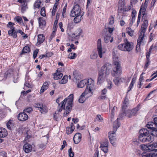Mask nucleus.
<instances>
[{"label": "nucleus", "mask_w": 157, "mask_h": 157, "mask_svg": "<svg viewBox=\"0 0 157 157\" xmlns=\"http://www.w3.org/2000/svg\"><path fill=\"white\" fill-rule=\"evenodd\" d=\"M74 95L70 94L67 98H65L60 103H59V99L56 100V102L58 104L59 110L58 111L61 112L63 109L65 110L63 113L64 116H67L70 112L71 109V105L73 103Z\"/></svg>", "instance_id": "1"}, {"label": "nucleus", "mask_w": 157, "mask_h": 157, "mask_svg": "<svg viewBox=\"0 0 157 157\" xmlns=\"http://www.w3.org/2000/svg\"><path fill=\"white\" fill-rule=\"evenodd\" d=\"M112 65L109 63H105L102 67L98 73L97 83L100 84L103 83L110 74Z\"/></svg>", "instance_id": "2"}, {"label": "nucleus", "mask_w": 157, "mask_h": 157, "mask_svg": "<svg viewBox=\"0 0 157 157\" xmlns=\"http://www.w3.org/2000/svg\"><path fill=\"white\" fill-rule=\"evenodd\" d=\"M131 7L127 3L125 0H120L118 3L117 17L119 20L122 19L125 15L124 12L130 10Z\"/></svg>", "instance_id": "3"}, {"label": "nucleus", "mask_w": 157, "mask_h": 157, "mask_svg": "<svg viewBox=\"0 0 157 157\" xmlns=\"http://www.w3.org/2000/svg\"><path fill=\"white\" fill-rule=\"evenodd\" d=\"M94 81L90 78L88 80L85 79L81 80L78 85V86L82 88L86 85V89L85 90H87V92H90V95H92V91L94 89Z\"/></svg>", "instance_id": "4"}, {"label": "nucleus", "mask_w": 157, "mask_h": 157, "mask_svg": "<svg viewBox=\"0 0 157 157\" xmlns=\"http://www.w3.org/2000/svg\"><path fill=\"white\" fill-rule=\"evenodd\" d=\"M113 66L112 67L111 75L113 77L120 75L121 73V68L117 58L113 59Z\"/></svg>", "instance_id": "5"}, {"label": "nucleus", "mask_w": 157, "mask_h": 157, "mask_svg": "<svg viewBox=\"0 0 157 157\" xmlns=\"http://www.w3.org/2000/svg\"><path fill=\"white\" fill-rule=\"evenodd\" d=\"M117 48L121 50L129 52L133 49V43L129 41L127 39H125L124 40V43L118 45Z\"/></svg>", "instance_id": "6"}, {"label": "nucleus", "mask_w": 157, "mask_h": 157, "mask_svg": "<svg viewBox=\"0 0 157 157\" xmlns=\"http://www.w3.org/2000/svg\"><path fill=\"white\" fill-rule=\"evenodd\" d=\"M139 110L138 107H136L131 110H128L126 111L124 110L123 113H121L120 114L119 116L120 117L126 116L128 118H130L132 116L135 115Z\"/></svg>", "instance_id": "7"}, {"label": "nucleus", "mask_w": 157, "mask_h": 157, "mask_svg": "<svg viewBox=\"0 0 157 157\" xmlns=\"http://www.w3.org/2000/svg\"><path fill=\"white\" fill-rule=\"evenodd\" d=\"M83 12H81L80 7L78 5L74 6L70 13V16L71 17H75L78 15H83Z\"/></svg>", "instance_id": "8"}, {"label": "nucleus", "mask_w": 157, "mask_h": 157, "mask_svg": "<svg viewBox=\"0 0 157 157\" xmlns=\"http://www.w3.org/2000/svg\"><path fill=\"white\" fill-rule=\"evenodd\" d=\"M14 25L13 23L9 22L7 25V26L10 29L8 31V35L10 36H12L14 38H16L17 36L15 33L16 30H15V27L13 26Z\"/></svg>", "instance_id": "9"}, {"label": "nucleus", "mask_w": 157, "mask_h": 157, "mask_svg": "<svg viewBox=\"0 0 157 157\" xmlns=\"http://www.w3.org/2000/svg\"><path fill=\"white\" fill-rule=\"evenodd\" d=\"M97 50L98 52V54L99 57L102 58L103 57V55L105 52V49L102 48L101 41V39H98L97 42Z\"/></svg>", "instance_id": "10"}, {"label": "nucleus", "mask_w": 157, "mask_h": 157, "mask_svg": "<svg viewBox=\"0 0 157 157\" xmlns=\"http://www.w3.org/2000/svg\"><path fill=\"white\" fill-rule=\"evenodd\" d=\"M139 140L142 142L145 143L147 142L152 141L151 136L150 134L144 136L139 135Z\"/></svg>", "instance_id": "11"}, {"label": "nucleus", "mask_w": 157, "mask_h": 157, "mask_svg": "<svg viewBox=\"0 0 157 157\" xmlns=\"http://www.w3.org/2000/svg\"><path fill=\"white\" fill-rule=\"evenodd\" d=\"M87 90H85V91L80 96L78 99V101L79 103H83L85 101L86 99L85 96L86 98H88L91 95H90V92H87Z\"/></svg>", "instance_id": "12"}, {"label": "nucleus", "mask_w": 157, "mask_h": 157, "mask_svg": "<svg viewBox=\"0 0 157 157\" xmlns=\"http://www.w3.org/2000/svg\"><path fill=\"white\" fill-rule=\"evenodd\" d=\"M148 25V21L147 20H144L141 26V31L140 35L144 36L145 32Z\"/></svg>", "instance_id": "13"}, {"label": "nucleus", "mask_w": 157, "mask_h": 157, "mask_svg": "<svg viewBox=\"0 0 157 157\" xmlns=\"http://www.w3.org/2000/svg\"><path fill=\"white\" fill-rule=\"evenodd\" d=\"M17 117L20 121H24L28 119V116L24 112L20 113L18 114Z\"/></svg>", "instance_id": "14"}, {"label": "nucleus", "mask_w": 157, "mask_h": 157, "mask_svg": "<svg viewBox=\"0 0 157 157\" xmlns=\"http://www.w3.org/2000/svg\"><path fill=\"white\" fill-rule=\"evenodd\" d=\"M144 36L140 35L139 38L137 40V43L136 46V50L137 52L140 51V45L141 43L143 42Z\"/></svg>", "instance_id": "15"}, {"label": "nucleus", "mask_w": 157, "mask_h": 157, "mask_svg": "<svg viewBox=\"0 0 157 157\" xmlns=\"http://www.w3.org/2000/svg\"><path fill=\"white\" fill-rule=\"evenodd\" d=\"M82 31L80 29H78L74 33L72 34V37L75 39H78L82 34Z\"/></svg>", "instance_id": "16"}, {"label": "nucleus", "mask_w": 157, "mask_h": 157, "mask_svg": "<svg viewBox=\"0 0 157 157\" xmlns=\"http://www.w3.org/2000/svg\"><path fill=\"white\" fill-rule=\"evenodd\" d=\"M81 134L79 133H77L75 134L73 137V140L75 144H78L81 140Z\"/></svg>", "instance_id": "17"}, {"label": "nucleus", "mask_w": 157, "mask_h": 157, "mask_svg": "<svg viewBox=\"0 0 157 157\" xmlns=\"http://www.w3.org/2000/svg\"><path fill=\"white\" fill-rule=\"evenodd\" d=\"M111 34L108 33L107 32H106L104 36V40L105 43H108L109 41L111 43L113 41V37H111Z\"/></svg>", "instance_id": "18"}, {"label": "nucleus", "mask_w": 157, "mask_h": 157, "mask_svg": "<svg viewBox=\"0 0 157 157\" xmlns=\"http://www.w3.org/2000/svg\"><path fill=\"white\" fill-rule=\"evenodd\" d=\"M50 83L49 81H46L44 83L40 90V93H43L45 90L48 89Z\"/></svg>", "instance_id": "19"}, {"label": "nucleus", "mask_w": 157, "mask_h": 157, "mask_svg": "<svg viewBox=\"0 0 157 157\" xmlns=\"http://www.w3.org/2000/svg\"><path fill=\"white\" fill-rule=\"evenodd\" d=\"M32 149V146L28 143L25 144L23 146V149L26 153H28L31 151Z\"/></svg>", "instance_id": "20"}, {"label": "nucleus", "mask_w": 157, "mask_h": 157, "mask_svg": "<svg viewBox=\"0 0 157 157\" xmlns=\"http://www.w3.org/2000/svg\"><path fill=\"white\" fill-rule=\"evenodd\" d=\"M38 23L39 27L41 29H43V28L45 26L46 22L44 20L43 17H40L38 18Z\"/></svg>", "instance_id": "21"}, {"label": "nucleus", "mask_w": 157, "mask_h": 157, "mask_svg": "<svg viewBox=\"0 0 157 157\" xmlns=\"http://www.w3.org/2000/svg\"><path fill=\"white\" fill-rule=\"evenodd\" d=\"M129 100L127 96H126L124 99V101L122 102V109L124 110L127 107L129 104Z\"/></svg>", "instance_id": "22"}, {"label": "nucleus", "mask_w": 157, "mask_h": 157, "mask_svg": "<svg viewBox=\"0 0 157 157\" xmlns=\"http://www.w3.org/2000/svg\"><path fill=\"white\" fill-rule=\"evenodd\" d=\"M56 70V72L53 74L54 76V78L55 80H57L61 78L63 76V74L62 73H60L58 70Z\"/></svg>", "instance_id": "23"}, {"label": "nucleus", "mask_w": 157, "mask_h": 157, "mask_svg": "<svg viewBox=\"0 0 157 157\" xmlns=\"http://www.w3.org/2000/svg\"><path fill=\"white\" fill-rule=\"evenodd\" d=\"M8 135L7 131L3 128H0V137L4 138Z\"/></svg>", "instance_id": "24"}, {"label": "nucleus", "mask_w": 157, "mask_h": 157, "mask_svg": "<svg viewBox=\"0 0 157 157\" xmlns=\"http://www.w3.org/2000/svg\"><path fill=\"white\" fill-rule=\"evenodd\" d=\"M140 148L143 150L150 151V150L151 149L150 144H149L148 145L145 144H141L140 146Z\"/></svg>", "instance_id": "25"}, {"label": "nucleus", "mask_w": 157, "mask_h": 157, "mask_svg": "<svg viewBox=\"0 0 157 157\" xmlns=\"http://www.w3.org/2000/svg\"><path fill=\"white\" fill-rule=\"evenodd\" d=\"M25 85L27 87L30 88L31 87V85L30 82H31L30 78L28 76H26L25 79Z\"/></svg>", "instance_id": "26"}, {"label": "nucleus", "mask_w": 157, "mask_h": 157, "mask_svg": "<svg viewBox=\"0 0 157 157\" xmlns=\"http://www.w3.org/2000/svg\"><path fill=\"white\" fill-rule=\"evenodd\" d=\"M146 126L150 131L154 129L156 127L154 122H149L147 124Z\"/></svg>", "instance_id": "27"}, {"label": "nucleus", "mask_w": 157, "mask_h": 157, "mask_svg": "<svg viewBox=\"0 0 157 157\" xmlns=\"http://www.w3.org/2000/svg\"><path fill=\"white\" fill-rule=\"evenodd\" d=\"M45 37L43 34H40L38 36L37 43L40 44L42 43L44 41Z\"/></svg>", "instance_id": "28"}, {"label": "nucleus", "mask_w": 157, "mask_h": 157, "mask_svg": "<svg viewBox=\"0 0 157 157\" xmlns=\"http://www.w3.org/2000/svg\"><path fill=\"white\" fill-rule=\"evenodd\" d=\"M119 119V118H117L116 121L113 123V130L117 131V128L120 127V124L118 122Z\"/></svg>", "instance_id": "29"}, {"label": "nucleus", "mask_w": 157, "mask_h": 157, "mask_svg": "<svg viewBox=\"0 0 157 157\" xmlns=\"http://www.w3.org/2000/svg\"><path fill=\"white\" fill-rule=\"evenodd\" d=\"M116 131L113 130L112 132H110L109 133L108 136L109 139H113L116 140V134L115 132Z\"/></svg>", "instance_id": "30"}, {"label": "nucleus", "mask_w": 157, "mask_h": 157, "mask_svg": "<svg viewBox=\"0 0 157 157\" xmlns=\"http://www.w3.org/2000/svg\"><path fill=\"white\" fill-rule=\"evenodd\" d=\"M139 135H145L149 134V131L147 129L143 128L140 129L139 132Z\"/></svg>", "instance_id": "31"}, {"label": "nucleus", "mask_w": 157, "mask_h": 157, "mask_svg": "<svg viewBox=\"0 0 157 157\" xmlns=\"http://www.w3.org/2000/svg\"><path fill=\"white\" fill-rule=\"evenodd\" d=\"M124 78L121 77L116 78L113 79V81L115 84L117 85H118L121 82H123Z\"/></svg>", "instance_id": "32"}, {"label": "nucleus", "mask_w": 157, "mask_h": 157, "mask_svg": "<svg viewBox=\"0 0 157 157\" xmlns=\"http://www.w3.org/2000/svg\"><path fill=\"white\" fill-rule=\"evenodd\" d=\"M107 92V90L104 89L101 92V95L99 97V99H104L106 98V93Z\"/></svg>", "instance_id": "33"}, {"label": "nucleus", "mask_w": 157, "mask_h": 157, "mask_svg": "<svg viewBox=\"0 0 157 157\" xmlns=\"http://www.w3.org/2000/svg\"><path fill=\"white\" fill-rule=\"evenodd\" d=\"M30 51V48L28 46H25L23 48L21 53L20 54L21 55L23 54L29 53Z\"/></svg>", "instance_id": "34"}, {"label": "nucleus", "mask_w": 157, "mask_h": 157, "mask_svg": "<svg viewBox=\"0 0 157 157\" xmlns=\"http://www.w3.org/2000/svg\"><path fill=\"white\" fill-rule=\"evenodd\" d=\"M136 77H134L132 78V80L128 88V89H129L128 90V92L129 91L132 89V88L134 84L135 83V82L136 81Z\"/></svg>", "instance_id": "35"}, {"label": "nucleus", "mask_w": 157, "mask_h": 157, "mask_svg": "<svg viewBox=\"0 0 157 157\" xmlns=\"http://www.w3.org/2000/svg\"><path fill=\"white\" fill-rule=\"evenodd\" d=\"M41 3L40 0H37L34 4V9L36 8L39 9L40 7Z\"/></svg>", "instance_id": "36"}, {"label": "nucleus", "mask_w": 157, "mask_h": 157, "mask_svg": "<svg viewBox=\"0 0 157 157\" xmlns=\"http://www.w3.org/2000/svg\"><path fill=\"white\" fill-rule=\"evenodd\" d=\"M83 15H76L74 18V21L75 23H78L80 21Z\"/></svg>", "instance_id": "37"}, {"label": "nucleus", "mask_w": 157, "mask_h": 157, "mask_svg": "<svg viewBox=\"0 0 157 157\" xmlns=\"http://www.w3.org/2000/svg\"><path fill=\"white\" fill-rule=\"evenodd\" d=\"M68 76L67 75L64 76L60 81H59V83L60 84H64L66 83L67 82Z\"/></svg>", "instance_id": "38"}, {"label": "nucleus", "mask_w": 157, "mask_h": 157, "mask_svg": "<svg viewBox=\"0 0 157 157\" xmlns=\"http://www.w3.org/2000/svg\"><path fill=\"white\" fill-rule=\"evenodd\" d=\"M151 157H157V149L150 150Z\"/></svg>", "instance_id": "39"}, {"label": "nucleus", "mask_w": 157, "mask_h": 157, "mask_svg": "<svg viewBox=\"0 0 157 157\" xmlns=\"http://www.w3.org/2000/svg\"><path fill=\"white\" fill-rule=\"evenodd\" d=\"M150 56V55H146V62L145 64V66H144V68L145 69H146L147 68L148 65H149L150 63V59H149V57Z\"/></svg>", "instance_id": "40"}, {"label": "nucleus", "mask_w": 157, "mask_h": 157, "mask_svg": "<svg viewBox=\"0 0 157 157\" xmlns=\"http://www.w3.org/2000/svg\"><path fill=\"white\" fill-rule=\"evenodd\" d=\"M126 33L130 36L133 35V31L130 27H128L126 29Z\"/></svg>", "instance_id": "41"}, {"label": "nucleus", "mask_w": 157, "mask_h": 157, "mask_svg": "<svg viewBox=\"0 0 157 157\" xmlns=\"http://www.w3.org/2000/svg\"><path fill=\"white\" fill-rule=\"evenodd\" d=\"M98 57V54H97L96 52L94 51L92 52L90 55V59H96Z\"/></svg>", "instance_id": "42"}, {"label": "nucleus", "mask_w": 157, "mask_h": 157, "mask_svg": "<svg viewBox=\"0 0 157 157\" xmlns=\"http://www.w3.org/2000/svg\"><path fill=\"white\" fill-rule=\"evenodd\" d=\"M15 33H16V34L17 35V33H19L21 35H25L24 36H23V37L24 39H25L28 36L27 34H25L22 31L21 29L17 30L16 31H15Z\"/></svg>", "instance_id": "43"}, {"label": "nucleus", "mask_w": 157, "mask_h": 157, "mask_svg": "<svg viewBox=\"0 0 157 157\" xmlns=\"http://www.w3.org/2000/svg\"><path fill=\"white\" fill-rule=\"evenodd\" d=\"M48 111V109L45 105H43L41 108L40 109V111L41 113H46Z\"/></svg>", "instance_id": "44"}, {"label": "nucleus", "mask_w": 157, "mask_h": 157, "mask_svg": "<svg viewBox=\"0 0 157 157\" xmlns=\"http://www.w3.org/2000/svg\"><path fill=\"white\" fill-rule=\"evenodd\" d=\"M75 128L73 129L70 127H67L66 128V133L68 135L71 134L73 131L74 130Z\"/></svg>", "instance_id": "45"}, {"label": "nucleus", "mask_w": 157, "mask_h": 157, "mask_svg": "<svg viewBox=\"0 0 157 157\" xmlns=\"http://www.w3.org/2000/svg\"><path fill=\"white\" fill-rule=\"evenodd\" d=\"M67 4L66 3L65 5L64 6V8L63 9V12H62V16L63 18L65 17H66V8L67 7Z\"/></svg>", "instance_id": "46"}, {"label": "nucleus", "mask_w": 157, "mask_h": 157, "mask_svg": "<svg viewBox=\"0 0 157 157\" xmlns=\"http://www.w3.org/2000/svg\"><path fill=\"white\" fill-rule=\"evenodd\" d=\"M109 142L107 139H105L104 140L103 142L101 144L100 146L108 147Z\"/></svg>", "instance_id": "47"}, {"label": "nucleus", "mask_w": 157, "mask_h": 157, "mask_svg": "<svg viewBox=\"0 0 157 157\" xmlns=\"http://www.w3.org/2000/svg\"><path fill=\"white\" fill-rule=\"evenodd\" d=\"M109 25H112L114 22V17L112 16H111L109 18Z\"/></svg>", "instance_id": "48"}, {"label": "nucleus", "mask_w": 157, "mask_h": 157, "mask_svg": "<svg viewBox=\"0 0 157 157\" xmlns=\"http://www.w3.org/2000/svg\"><path fill=\"white\" fill-rule=\"evenodd\" d=\"M73 23L72 22L69 23L67 25V30L70 31L73 28Z\"/></svg>", "instance_id": "49"}, {"label": "nucleus", "mask_w": 157, "mask_h": 157, "mask_svg": "<svg viewBox=\"0 0 157 157\" xmlns=\"http://www.w3.org/2000/svg\"><path fill=\"white\" fill-rule=\"evenodd\" d=\"M151 135L155 136H157V129L155 128V129H154L150 131Z\"/></svg>", "instance_id": "50"}, {"label": "nucleus", "mask_w": 157, "mask_h": 157, "mask_svg": "<svg viewBox=\"0 0 157 157\" xmlns=\"http://www.w3.org/2000/svg\"><path fill=\"white\" fill-rule=\"evenodd\" d=\"M136 11L133 10L132 13V24L133 22L135 21V17L136 15Z\"/></svg>", "instance_id": "51"}, {"label": "nucleus", "mask_w": 157, "mask_h": 157, "mask_svg": "<svg viewBox=\"0 0 157 157\" xmlns=\"http://www.w3.org/2000/svg\"><path fill=\"white\" fill-rule=\"evenodd\" d=\"M40 14L41 16L45 17L46 15L45 9L44 7H42L41 9Z\"/></svg>", "instance_id": "52"}, {"label": "nucleus", "mask_w": 157, "mask_h": 157, "mask_svg": "<svg viewBox=\"0 0 157 157\" xmlns=\"http://www.w3.org/2000/svg\"><path fill=\"white\" fill-rule=\"evenodd\" d=\"M100 147L105 153H107L108 151V147L100 146Z\"/></svg>", "instance_id": "53"}, {"label": "nucleus", "mask_w": 157, "mask_h": 157, "mask_svg": "<svg viewBox=\"0 0 157 157\" xmlns=\"http://www.w3.org/2000/svg\"><path fill=\"white\" fill-rule=\"evenodd\" d=\"M76 54L75 53H71L68 55V57L71 59H75L76 57Z\"/></svg>", "instance_id": "54"}, {"label": "nucleus", "mask_w": 157, "mask_h": 157, "mask_svg": "<svg viewBox=\"0 0 157 157\" xmlns=\"http://www.w3.org/2000/svg\"><path fill=\"white\" fill-rule=\"evenodd\" d=\"M69 155L70 157H73L74 155V153L72 151L71 147L69 149L68 151Z\"/></svg>", "instance_id": "55"}, {"label": "nucleus", "mask_w": 157, "mask_h": 157, "mask_svg": "<svg viewBox=\"0 0 157 157\" xmlns=\"http://www.w3.org/2000/svg\"><path fill=\"white\" fill-rule=\"evenodd\" d=\"M141 9L140 8V11L138 15L137 21V26H138L140 23V18H141V12H140V10H141Z\"/></svg>", "instance_id": "56"}, {"label": "nucleus", "mask_w": 157, "mask_h": 157, "mask_svg": "<svg viewBox=\"0 0 157 157\" xmlns=\"http://www.w3.org/2000/svg\"><path fill=\"white\" fill-rule=\"evenodd\" d=\"M150 145L151 146V150L155 149V148L157 147V143H153L152 144H150Z\"/></svg>", "instance_id": "57"}, {"label": "nucleus", "mask_w": 157, "mask_h": 157, "mask_svg": "<svg viewBox=\"0 0 157 157\" xmlns=\"http://www.w3.org/2000/svg\"><path fill=\"white\" fill-rule=\"evenodd\" d=\"M108 86L107 88L109 89H111L112 87V82L109 80H107Z\"/></svg>", "instance_id": "58"}, {"label": "nucleus", "mask_w": 157, "mask_h": 157, "mask_svg": "<svg viewBox=\"0 0 157 157\" xmlns=\"http://www.w3.org/2000/svg\"><path fill=\"white\" fill-rule=\"evenodd\" d=\"M142 157H151L150 153H146L144 152L142 154Z\"/></svg>", "instance_id": "59"}, {"label": "nucleus", "mask_w": 157, "mask_h": 157, "mask_svg": "<svg viewBox=\"0 0 157 157\" xmlns=\"http://www.w3.org/2000/svg\"><path fill=\"white\" fill-rule=\"evenodd\" d=\"M39 51V50L38 49H36L33 52V57L34 59H35Z\"/></svg>", "instance_id": "60"}, {"label": "nucleus", "mask_w": 157, "mask_h": 157, "mask_svg": "<svg viewBox=\"0 0 157 157\" xmlns=\"http://www.w3.org/2000/svg\"><path fill=\"white\" fill-rule=\"evenodd\" d=\"M33 110V109L31 107H29L26 108L24 110V112L28 113H30Z\"/></svg>", "instance_id": "61"}, {"label": "nucleus", "mask_w": 157, "mask_h": 157, "mask_svg": "<svg viewBox=\"0 0 157 157\" xmlns=\"http://www.w3.org/2000/svg\"><path fill=\"white\" fill-rule=\"evenodd\" d=\"M96 119L99 121L101 122L103 121V118L100 115H97L96 117Z\"/></svg>", "instance_id": "62"}, {"label": "nucleus", "mask_w": 157, "mask_h": 157, "mask_svg": "<svg viewBox=\"0 0 157 157\" xmlns=\"http://www.w3.org/2000/svg\"><path fill=\"white\" fill-rule=\"evenodd\" d=\"M115 29L114 28H110L108 27L107 28V30L108 32H109V34H110L112 33L113 31Z\"/></svg>", "instance_id": "63"}, {"label": "nucleus", "mask_w": 157, "mask_h": 157, "mask_svg": "<svg viewBox=\"0 0 157 157\" xmlns=\"http://www.w3.org/2000/svg\"><path fill=\"white\" fill-rule=\"evenodd\" d=\"M12 124V122L11 121H9L8 122L6 123V126L7 128L10 129H11V128L10 127V125Z\"/></svg>", "instance_id": "64"}]
</instances>
